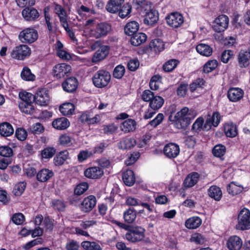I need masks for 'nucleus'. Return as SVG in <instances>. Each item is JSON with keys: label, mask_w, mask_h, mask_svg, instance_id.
<instances>
[{"label": "nucleus", "mask_w": 250, "mask_h": 250, "mask_svg": "<svg viewBox=\"0 0 250 250\" xmlns=\"http://www.w3.org/2000/svg\"><path fill=\"white\" fill-rule=\"evenodd\" d=\"M236 228L240 230L250 229V211L249 209L244 208L239 213Z\"/></svg>", "instance_id": "4"}, {"label": "nucleus", "mask_w": 250, "mask_h": 250, "mask_svg": "<svg viewBox=\"0 0 250 250\" xmlns=\"http://www.w3.org/2000/svg\"><path fill=\"white\" fill-rule=\"evenodd\" d=\"M54 12L59 17L61 25L63 24L65 25L66 23L68 22L66 11L62 6L58 3H54Z\"/></svg>", "instance_id": "16"}, {"label": "nucleus", "mask_w": 250, "mask_h": 250, "mask_svg": "<svg viewBox=\"0 0 250 250\" xmlns=\"http://www.w3.org/2000/svg\"><path fill=\"white\" fill-rule=\"evenodd\" d=\"M220 121V116L218 112H214L211 117L208 118L203 127V129L208 130L211 125L217 126Z\"/></svg>", "instance_id": "24"}, {"label": "nucleus", "mask_w": 250, "mask_h": 250, "mask_svg": "<svg viewBox=\"0 0 250 250\" xmlns=\"http://www.w3.org/2000/svg\"><path fill=\"white\" fill-rule=\"evenodd\" d=\"M13 154L11 148L8 146H0V155L4 157H10Z\"/></svg>", "instance_id": "55"}, {"label": "nucleus", "mask_w": 250, "mask_h": 250, "mask_svg": "<svg viewBox=\"0 0 250 250\" xmlns=\"http://www.w3.org/2000/svg\"><path fill=\"white\" fill-rule=\"evenodd\" d=\"M202 223V220L198 217H193L188 219L185 222L186 227L189 229L198 228Z\"/></svg>", "instance_id": "36"}, {"label": "nucleus", "mask_w": 250, "mask_h": 250, "mask_svg": "<svg viewBox=\"0 0 250 250\" xmlns=\"http://www.w3.org/2000/svg\"><path fill=\"white\" fill-rule=\"evenodd\" d=\"M31 54V49L25 44L16 46L11 53V57L18 60H23Z\"/></svg>", "instance_id": "6"}, {"label": "nucleus", "mask_w": 250, "mask_h": 250, "mask_svg": "<svg viewBox=\"0 0 250 250\" xmlns=\"http://www.w3.org/2000/svg\"><path fill=\"white\" fill-rule=\"evenodd\" d=\"M136 125V122L133 119H129L123 122L121 125V128L125 132H129L134 131Z\"/></svg>", "instance_id": "33"}, {"label": "nucleus", "mask_w": 250, "mask_h": 250, "mask_svg": "<svg viewBox=\"0 0 250 250\" xmlns=\"http://www.w3.org/2000/svg\"><path fill=\"white\" fill-rule=\"evenodd\" d=\"M131 11V5L129 4L126 3L123 6H121V8L119 11V15L121 18H125L130 14Z\"/></svg>", "instance_id": "50"}, {"label": "nucleus", "mask_w": 250, "mask_h": 250, "mask_svg": "<svg viewBox=\"0 0 250 250\" xmlns=\"http://www.w3.org/2000/svg\"><path fill=\"white\" fill-rule=\"evenodd\" d=\"M56 149L52 146L47 147L41 151V155L42 159H50L56 153Z\"/></svg>", "instance_id": "46"}, {"label": "nucleus", "mask_w": 250, "mask_h": 250, "mask_svg": "<svg viewBox=\"0 0 250 250\" xmlns=\"http://www.w3.org/2000/svg\"><path fill=\"white\" fill-rule=\"evenodd\" d=\"M71 67L70 65L62 63L56 64L53 67V75L57 79H61L71 73Z\"/></svg>", "instance_id": "8"}, {"label": "nucleus", "mask_w": 250, "mask_h": 250, "mask_svg": "<svg viewBox=\"0 0 250 250\" xmlns=\"http://www.w3.org/2000/svg\"><path fill=\"white\" fill-rule=\"evenodd\" d=\"M69 157L67 151H62L58 153L54 158L53 162L56 166H61L64 164Z\"/></svg>", "instance_id": "28"}, {"label": "nucleus", "mask_w": 250, "mask_h": 250, "mask_svg": "<svg viewBox=\"0 0 250 250\" xmlns=\"http://www.w3.org/2000/svg\"><path fill=\"white\" fill-rule=\"evenodd\" d=\"M122 179L124 183L127 186H132L135 182L134 174L131 170H127L123 172Z\"/></svg>", "instance_id": "30"}, {"label": "nucleus", "mask_w": 250, "mask_h": 250, "mask_svg": "<svg viewBox=\"0 0 250 250\" xmlns=\"http://www.w3.org/2000/svg\"><path fill=\"white\" fill-rule=\"evenodd\" d=\"M125 72V67L122 65H118L114 69L113 76L115 78L121 79L124 76Z\"/></svg>", "instance_id": "53"}, {"label": "nucleus", "mask_w": 250, "mask_h": 250, "mask_svg": "<svg viewBox=\"0 0 250 250\" xmlns=\"http://www.w3.org/2000/svg\"><path fill=\"white\" fill-rule=\"evenodd\" d=\"M52 124V126L58 130H64L69 126L70 123L67 119L62 117L55 120Z\"/></svg>", "instance_id": "27"}, {"label": "nucleus", "mask_w": 250, "mask_h": 250, "mask_svg": "<svg viewBox=\"0 0 250 250\" xmlns=\"http://www.w3.org/2000/svg\"><path fill=\"white\" fill-rule=\"evenodd\" d=\"M104 174L103 170L99 167H91L86 169L84 171V175L89 178H100Z\"/></svg>", "instance_id": "20"}, {"label": "nucleus", "mask_w": 250, "mask_h": 250, "mask_svg": "<svg viewBox=\"0 0 250 250\" xmlns=\"http://www.w3.org/2000/svg\"><path fill=\"white\" fill-rule=\"evenodd\" d=\"M178 61L175 59H172L167 62L163 65V69L166 72L172 71L177 66Z\"/></svg>", "instance_id": "52"}, {"label": "nucleus", "mask_w": 250, "mask_h": 250, "mask_svg": "<svg viewBox=\"0 0 250 250\" xmlns=\"http://www.w3.org/2000/svg\"><path fill=\"white\" fill-rule=\"evenodd\" d=\"M21 78L27 81H33L35 79V76L32 74L30 69L27 67H24L21 72Z\"/></svg>", "instance_id": "47"}, {"label": "nucleus", "mask_w": 250, "mask_h": 250, "mask_svg": "<svg viewBox=\"0 0 250 250\" xmlns=\"http://www.w3.org/2000/svg\"><path fill=\"white\" fill-rule=\"evenodd\" d=\"M124 2V0H109L106 5V9L109 13H115L121 9Z\"/></svg>", "instance_id": "22"}, {"label": "nucleus", "mask_w": 250, "mask_h": 250, "mask_svg": "<svg viewBox=\"0 0 250 250\" xmlns=\"http://www.w3.org/2000/svg\"><path fill=\"white\" fill-rule=\"evenodd\" d=\"M146 38V35L145 33L139 32L132 35L130 41L132 45L138 46L144 43Z\"/></svg>", "instance_id": "25"}, {"label": "nucleus", "mask_w": 250, "mask_h": 250, "mask_svg": "<svg viewBox=\"0 0 250 250\" xmlns=\"http://www.w3.org/2000/svg\"><path fill=\"white\" fill-rule=\"evenodd\" d=\"M167 23L171 27L178 28L184 22L183 16L179 13H172L166 17Z\"/></svg>", "instance_id": "10"}, {"label": "nucleus", "mask_w": 250, "mask_h": 250, "mask_svg": "<svg viewBox=\"0 0 250 250\" xmlns=\"http://www.w3.org/2000/svg\"><path fill=\"white\" fill-rule=\"evenodd\" d=\"M199 178V174L197 172L189 174L185 179L184 184L186 188H191L196 184Z\"/></svg>", "instance_id": "29"}, {"label": "nucleus", "mask_w": 250, "mask_h": 250, "mask_svg": "<svg viewBox=\"0 0 250 250\" xmlns=\"http://www.w3.org/2000/svg\"><path fill=\"white\" fill-rule=\"evenodd\" d=\"M78 85V82L75 77L67 79L62 83V86L64 91L67 92H73L75 91Z\"/></svg>", "instance_id": "17"}, {"label": "nucleus", "mask_w": 250, "mask_h": 250, "mask_svg": "<svg viewBox=\"0 0 250 250\" xmlns=\"http://www.w3.org/2000/svg\"><path fill=\"white\" fill-rule=\"evenodd\" d=\"M136 218V212L132 208H129L125 210L124 213L125 221L127 223H132Z\"/></svg>", "instance_id": "42"}, {"label": "nucleus", "mask_w": 250, "mask_h": 250, "mask_svg": "<svg viewBox=\"0 0 250 250\" xmlns=\"http://www.w3.org/2000/svg\"><path fill=\"white\" fill-rule=\"evenodd\" d=\"M54 175L53 172L46 168L40 170L37 174V179L41 182H45Z\"/></svg>", "instance_id": "26"}, {"label": "nucleus", "mask_w": 250, "mask_h": 250, "mask_svg": "<svg viewBox=\"0 0 250 250\" xmlns=\"http://www.w3.org/2000/svg\"><path fill=\"white\" fill-rule=\"evenodd\" d=\"M193 119L192 115L189 112V109L187 107H183L174 116V120L176 121L177 125H180L179 127L181 128L187 127Z\"/></svg>", "instance_id": "3"}, {"label": "nucleus", "mask_w": 250, "mask_h": 250, "mask_svg": "<svg viewBox=\"0 0 250 250\" xmlns=\"http://www.w3.org/2000/svg\"><path fill=\"white\" fill-rule=\"evenodd\" d=\"M243 187L240 185H237L235 182L230 183L227 187V190L229 194L232 195L238 194L242 192Z\"/></svg>", "instance_id": "44"}, {"label": "nucleus", "mask_w": 250, "mask_h": 250, "mask_svg": "<svg viewBox=\"0 0 250 250\" xmlns=\"http://www.w3.org/2000/svg\"><path fill=\"white\" fill-rule=\"evenodd\" d=\"M112 31L111 25L106 22L97 24L93 29L90 30V37L96 39L104 38Z\"/></svg>", "instance_id": "1"}, {"label": "nucleus", "mask_w": 250, "mask_h": 250, "mask_svg": "<svg viewBox=\"0 0 250 250\" xmlns=\"http://www.w3.org/2000/svg\"><path fill=\"white\" fill-rule=\"evenodd\" d=\"M250 48L248 50H241L238 55L239 65L240 67H246L250 63Z\"/></svg>", "instance_id": "18"}, {"label": "nucleus", "mask_w": 250, "mask_h": 250, "mask_svg": "<svg viewBox=\"0 0 250 250\" xmlns=\"http://www.w3.org/2000/svg\"><path fill=\"white\" fill-rule=\"evenodd\" d=\"M15 135L18 140L23 141L26 138L27 133L23 128H19L16 130Z\"/></svg>", "instance_id": "61"}, {"label": "nucleus", "mask_w": 250, "mask_h": 250, "mask_svg": "<svg viewBox=\"0 0 250 250\" xmlns=\"http://www.w3.org/2000/svg\"><path fill=\"white\" fill-rule=\"evenodd\" d=\"M12 220L16 225H21L24 221V216L22 213H16L13 215Z\"/></svg>", "instance_id": "59"}, {"label": "nucleus", "mask_w": 250, "mask_h": 250, "mask_svg": "<svg viewBox=\"0 0 250 250\" xmlns=\"http://www.w3.org/2000/svg\"><path fill=\"white\" fill-rule=\"evenodd\" d=\"M136 140L133 138H124L118 144L121 149H130L136 145Z\"/></svg>", "instance_id": "37"}, {"label": "nucleus", "mask_w": 250, "mask_h": 250, "mask_svg": "<svg viewBox=\"0 0 250 250\" xmlns=\"http://www.w3.org/2000/svg\"><path fill=\"white\" fill-rule=\"evenodd\" d=\"M82 246L86 250H101L100 246L94 242L84 241Z\"/></svg>", "instance_id": "49"}, {"label": "nucleus", "mask_w": 250, "mask_h": 250, "mask_svg": "<svg viewBox=\"0 0 250 250\" xmlns=\"http://www.w3.org/2000/svg\"><path fill=\"white\" fill-rule=\"evenodd\" d=\"M164 152L167 158H174L179 154L180 148L179 146L174 143H169L165 146Z\"/></svg>", "instance_id": "11"}, {"label": "nucleus", "mask_w": 250, "mask_h": 250, "mask_svg": "<svg viewBox=\"0 0 250 250\" xmlns=\"http://www.w3.org/2000/svg\"><path fill=\"white\" fill-rule=\"evenodd\" d=\"M109 47L107 45H102L94 53L92 62H97L105 59L109 53Z\"/></svg>", "instance_id": "14"}, {"label": "nucleus", "mask_w": 250, "mask_h": 250, "mask_svg": "<svg viewBox=\"0 0 250 250\" xmlns=\"http://www.w3.org/2000/svg\"><path fill=\"white\" fill-rule=\"evenodd\" d=\"M149 46L151 49L154 51L155 52H160L164 48V44L162 40L159 39L152 40L150 42Z\"/></svg>", "instance_id": "41"}, {"label": "nucleus", "mask_w": 250, "mask_h": 250, "mask_svg": "<svg viewBox=\"0 0 250 250\" xmlns=\"http://www.w3.org/2000/svg\"><path fill=\"white\" fill-rule=\"evenodd\" d=\"M158 20V12L155 10L151 9L146 13L144 22L146 24L152 26L156 23Z\"/></svg>", "instance_id": "19"}, {"label": "nucleus", "mask_w": 250, "mask_h": 250, "mask_svg": "<svg viewBox=\"0 0 250 250\" xmlns=\"http://www.w3.org/2000/svg\"><path fill=\"white\" fill-rule=\"evenodd\" d=\"M191 242H194L198 244H202L205 242L204 237L200 233H194L190 238Z\"/></svg>", "instance_id": "60"}, {"label": "nucleus", "mask_w": 250, "mask_h": 250, "mask_svg": "<svg viewBox=\"0 0 250 250\" xmlns=\"http://www.w3.org/2000/svg\"><path fill=\"white\" fill-rule=\"evenodd\" d=\"M30 130L32 133L35 134H39L43 132L44 128L41 124L37 123L32 125L30 128Z\"/></svg>", "instance_id": "58"}, {"label": "nucleus", "mask_w": 250, "mask_h": 250, "mask_svg": "<svg viewBox=\"0 0 250 250\" xmlns=\"http://www.w3.org/2000/svg\"><path fill=\"white\" fill-rule=\"evenodd\" d=\"M22 15L25 20L31 21L37 19L39 16V14L35 8L28 7L22 10Z\"/></svg>", "instance_id": "23"}, {"label": "nucleus", "mask_w": 250, "mask_h": 250, "mask_svg": "<svg viewBox=\"0 0 250 250\" xmlns=\"http://www.w3.org/2000/svg\"><path fill=\"white\" fill-rule=\"evenodd\" d=\"M229 17L225 15H219L215 19L213 25V30L218 33L224 31L228 27Z\"/></svg>", "instance_id": "9"}, {"label": "nucleus", "mask_w": 250, "mask_h": 250, "mask_svg": "<svg viewBox=\"0 0 250 250\" xmlns=\"http://www.w3.org/2000/svg\"><path fill=\"white\" fill-rule=\"evenodd\" d=\"M18 5L21 8H28L34 5L35 0H16Z\"/></svg>", "instance_id": "56"}, {"label": "nucleus", "mask_w": 250, "mask_h": 250, "mask_svg": "<svg viewBox=\"0 0 250 250\" xmlns=\"http://www.w3.org/2000/svg\"><path fill=\"white\" fill-rule=\"evenodd\" d=\"M224 131L227 136L233 138L237 134L236 126L232 124H226L224 126Z\"/></svg>", "instance_id": "39"}, {"label": "nucleus", "mask_w": 250, "mask_h": 250, "mask_svg": "<svg viewBox=\"0 0 250 250\" xmlns=\"http://www.w3.org/2000/svg\"><path fill=\"white\" fill-rule=\"evenodd\" d=\"M227 247L229 250H240L242 247V241L236 235L231 236L227 240Z\"/></svg>", "instance_id": "15"}, {"label": "nucleus", "mask_w": 250, "mask_h": 250, "mask_svg": "<svg viewBox=\"0 0 250 250\" xmlns=\"http://www.w3.org/2000/svg\"><path fill=\"white\" fill-rule=\"evenodd\" d=\"M38 37V32L33 28H27L19 34L20 41L23 43H31L37 40Z\"/></svg>", "instance_id": "7"}, {"label": "nucleus", "mask_w": 250, "mask_h": 250, "mask_svg": "<svg viewBox=\"0 0 250 250\" xmlns=\"http://www.w3.org/2000/svg\"><path fill=\"white\" fill-rule=\"evenodd\" d=\"M25 187V183H19L15 185L13 192L16 196H20L24 191Z\"/></svg>", "instance_id": "54"}, {"label": "nucleus", "mask_w": 250, "mask_h": 250, "mask_svg": "<svg viewBox=\"0 0 250 250\" xmlns=\"http://www.w3.org/2000/svg\"><path fill=\"white\" fill-rule=\"evenodd\" d=\"M74 109V105L70 103H64L60 107V111L65 116L72 114Z\"/></svg>", "instance_id": "40"}, {"label": "nucleus", "mask_w": 250, "mask_h": 250, "mask_svg": "<svg viewBox=\"0 0 250 250\" xmlns=\"http://www.w3.org/2000/svg\"><path fill=\"white\" fill-rule=\"evenodd\" d=\"M139 25L135 21H132L127 23L125 27V33L128 36H132L137 33Z\"/></svg>", "instance_id": "32"}, {"label": "nucleus", "mask_w": 250, "mask_h": 250, "mask_svg": "<svg viewBox=\"0 0 250 250\" xmlns=\"http://www.w3.org/2000/svg\"><path fill=\"white\" fill-rule=\"evenodd\" d=\"M19 108L21 112L27 114H32L35 110L34 103H20Z\"/></svg>", "instance_id": "45"}, {"label": "nucleus", "mask_w": 250, "mask_h": 250, "mask_svg": "<svg viewBox=\"0 0 250 250\" xmlns=\"http://www.w3.org/2000/svg\"><path fill=\"white\" fill-rule=\"evenodd\" d=\"M127 230L128 232L125 234V237L126 239L129 241L132 242L140 241L145 237V229L141 227L130 226Z\"/></svg>", "instance_id": "5"}, {"label": "nucleus", "mask_w": 250, "mask_h": 250, "mask_svg": "<svg viewBox=\"0 0 250 250\" xmlns=\"http://www.w3.org/2000/svg\"><path fill=\"white\" fill-rule=\"evenodd\" d=\"M14 129L12 125L7 122H3L0 124V134L3 137H8L12 135Z\"/></svg>", "instance_id": "31"}, {"label": "nucleus", "mask_w": 250, "mask_h": 250, "mask_svg": "<svg viewBox=\"0 0 250 250\" xmlns=\"http://www.w3.org/2000/svg\"><path fill=\"white\" fill-rule=\"evenodd\" d=\"M217 65L218 62L216 60L209 61L204 65L203 71L205 73H208L214 70Z\"/></svg>", "instance_id": "48"}, {"label": "nucleus", "mask_w": 250, "mask_h": 250, "mask_svg": "<svg viewBox=\"0 0 250 250\" xmlns=\"http://www.w3.org/2000/svg\"><path fill=\"white\" fill-rule=\"evenodd\" d=\"M196 49L199 54L205 56H209L212 52V48L206 44L200 43L197 45Z\"/></svg>", "instance_id": "38"}, {"label": "nucleus", "mask_w": 250, "mask_h": 250, "mask_svg": "<svg viewBox=\"0 0 250 250\" xmlns=\"http://www.w3.org/2000/svg\"><path fill=\"white\" fill-rule=\"evenodd\" d=\"M19 97L21 100L20 103H34L35 95L25 91L20 92Z\"/></svg>", "instance_id": "43"}, {"label": "nucleus", "mask_w": 250, "mask_h": 250, "mask_svg": "<svg viewBox=\"0 0 250 250\" xmlns=\"http://www.w3.org/2000/svg\"><path fill=\"white\" fill-rule=\"evenodd\" d=\"M164 100L159 96H154L149 103L150 107L153 110H157L163 105Z\"/></svg>", "instance_id": "35"}, {"label": "nucleus", "mask_w": 250, "mask_h": 250, "mask_svg": "<svg viewBox=\"0 0 250 250\" xmlns=\"http://www.w3.org/2000/svg\"><path fill=\"white\" fill-rule=\"evenodd\" d=\"M233 52L230 50H225L221 55V61L224 63H227L233 56Z\"/></svg>", "instance_id": "62"}, {"label": "nucleus", "mask_w": 250, "mask_h": 250, "mask_svg": "<svg viewBox=\"0 0 250 250\" xmlns=\"http://www.w3.org/2000/svg\"><path fill=\"white\" fill-rule=\"evenodd\" d=\"M208 194L216 201L220 200L222 196V192L220 188L216 186H212L208 189Z\"/></svg>", "instance_id": "34"}, {"label": "nucleus", "mask_w": 250, "mask_h": 250, "mask_svg": "<svg viewBox=\"0 0 250 250\" xmlns=\"http://www.w3.org/2000/svg\"><path fill=\"white\" fill-rule=\"evenodd\" d=\"M154 96L153 92L149 90H146L143 92L142 98L144 101L150 103Z\"/></svg>", "instance_id": "63"}, {"label": "nucleus", "mask_w": 250, "mask_h": 250, "mask_svg": "<svg viewBox=\"0 0 250 250\" xmlns=\"http://www.w3.org/2000/svg\"><path fill=\"white\" fill-rule=\"evenodd\" d=\"M226 152V147L222 145H216L212 149V153L214 156L220 157L223 156Z\"/></svg>", "instance_id": "51"}, {"label": "nucleus", "mask_w": 250, "mask_h": 250, "mask_svg": "<svg viewBox=\"0 0 250 250\" xmlns=\"http://www.w3.org/2000/svg\"><path fill=\"white\" fill-rule=\"evenodd\" d=\"M88 188V184L83 183L78 185L74 190V193L77 195H80L83 194Z\"/></svg>", "instance_id": "57"}, {"label": "nucleus", "mask_w": 250, "mask_h": 250, "mask_svg": "<svg viewBox=\"0 0 250 250\" xmlns=\"http://www.w3.org/2000/svg\"><path fill=\"white\" fill-rule=\"evenodd\" d=\"M96 204V198L93 195H89L85 198L81 204V209L84 212L90 211Z\"/></svg>", "instance_id": "12"}, {"label": "nucleus", "mask_w": 250, "mask_h": 250, "mask_svg": "<svg viewBox=\"0 0 250 250\" xmlns=\"http://www.w3.org/2000/svg\"><path fill=\"white\" fill-rule=\"evenodd\" d=\"M243 91L239 88H231L228 92V97L232 102L240 100L243 96Z\"/></svg>", "instance_id": "21"}, {"label": "nucleus", "mask_w": 250, "mask_h": 250, "mask_svg": "<svg viewBox=\"0 0 250 250\" xmlns=\"http://www.w3.org/2000/svg\"><path fill=\"white\" fill-rule=\"evenodd\" d=\"M49 101V97L45 89L38 91L35 95V103L40 105H46Z\"/></svg>", "instance_id": "13"}, {"label": "nucleus", "mask_w": 250, "mask_h": 250, "mask_svg": "<svg viewBox=\"0 0 250 250\" xmlns=\"http://www.w3.org/2000/svg\"><path fill=\"white\" fill-rule=\"evenodd\" d=\"M140 62L137 59L130 60L127 63V67L129 70L135 71L139 66Z\"/></svg>", "instance_id": "64"}, {"label": "nucleus", "mask_w": 250, "mask_h": 250, "mask_svg": "<svg viewBox=\"0 0 250 250\" xmlns=\"http://www.w3.org/2000/svg\"><path fill=\"white\" fill-rule=\"evenodd\" d=\"M111 80V75L106 70L101 69L95 73L92 81L94 85L98 88H103L106 86Z\"/></svg>", "instance_id": "2"}]
</instances>
